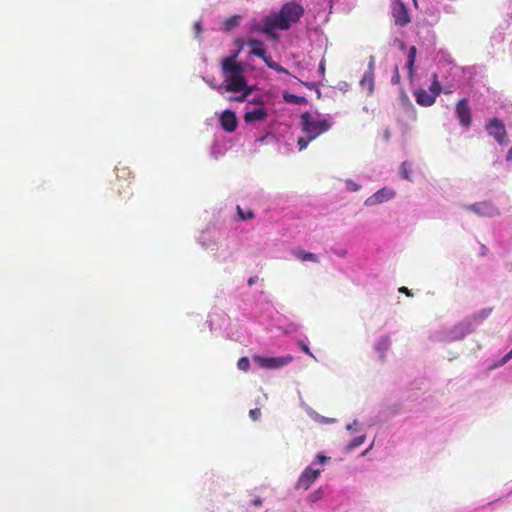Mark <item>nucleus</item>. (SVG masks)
<instances>
[{
    "label": "nucleus",
    "instance_id": "1",
    "mask_svg": "<svg viewBox=\"0 0 512 512\" xmlns=\"http://www.w3.org/2000/svg\"><path fill=\"white\" fill-rule=\"evenodd\" d=\"M303 14L304 8L300 4L294 1L287 2L278 13L264 17L263 25H254L253 29L277 39L278 36L274 33L275 29H289L293 23L299 21Z\"/></svg>",
    "mask_w": 512,
    "mask_h": 512
},
{
    "label": "nucleus",
    "instance_id": "2",
    "mask_svg": "<svg viewBox=\"0 0 512 512\" xmlns=\"http://www.w3.org/2000/svg\"><path fill=\"white\" fill-rule=\"evenodd\" d=\"M300 125L305 136L297 141L299 151L306 149L310 142L329 131L332 122L324 117L314 116L310 112H304L300 116Z\"/></svg>",
    "mask_w": 512,
    "mask_h": 512
},
{
    "label": "nucleus",
    "instance_id": "3",
    "mask_svg": "<svg viewBox=\"0 0 512 512\" xmlns=\"http://www.w3.org/2000/svg\"><path fill=\"white\" fill-rule=\"evenodd\" d=\"M441 90L442 88L438 81V76L437 74H433L429 92L424 89H418L414 91L413 95L417 104L423 107H429L435 103L437 96L441 93Z\"/></svg>",
    "mask_w": 512,
    "mask_h": 512
},
{
    "label": "nucleus",
    "instance_id": "4",
    "mask_svg": "<svg viewBox=\"0 0 512 512\" xmlns=\"http://www.w3.org/2000/svg\"><path fill=\"white\" fill-rule=\"evenodd\" d=\"M485 129L488 132V134L492 136L499 145H508L509 138L502 120L498 118H493L489 120L485 125Z\"/></svg>",
    "mask_w": 512,
    "mask_h": 512
},
{
    "label": "nucleus",
    "instance_id": "5",
    "mask_svg": "<svg viewBox=\"0 0 512 512\" xmlns=\"http://www.w3.org/2000/svg\"><path fill=\"white\" fill-rule=\"evenodd\" d=\"M293 357L291 355H285L281 357H263L260 355H254L253 361L264 369H277L288 365L292 362Z\"/></svg>",
    "mask_w": 512,
    "mask_h": 512
},
{
    "label": "nucleus",
    "instance_id": "6",
    "mask_svg": "<svg viewBox=\"0 0 512 512\" xmlns=\"http://www.w3.org/2000/svg\"><path fill=\"white\" fill-rule=\"evenodd\" d=\"M239 50L234 52L233 55L228 56L222 60L221 66L222 70L225 73V76L228 75H240L243 73V66L241 63L236 61V58L239 54Z\"/></svg>",
    "mask_w": 512,
    "mask_h": 512
},
{
    "label": "nucleus",
    "instance_id": "7",
    "mask_svg": "<svg viewBox=\"0 0 512 512\" xmlns=\"http://www.w3.org/2000/svg\"><path fill=\"white\" fill-rule=\"evenodd\" d=\"M320 473V469H313L312 467L305 468V470L298 478L296 487L303 490L309 489L315 480L319 477Z\"/></svg>",
    "mask_w": 512,
    "mask_h": 512
},
{
    "label": "nucleus",
    "instance_id": "8",
    "mask_svg": "<svg viewBox=\"0 0 512 512\" xmlns=\"http://www.w3.org/2000/svg\"><path fill=\"white\" fill-rule=\"evenodd\" d=\"M456 116L462 126L469 128L471 125V109L467 99H460L456 104Z\"/></svg>",
    "mask_w": 512,
    "mask_h": 512
},
{
    "label": "nucleus",
    "instance_id": "9",
    "mask_svg": "<svg viewBox=\"0 0 512 512\" xmlns=\"http://www.w3.org/2000/svg\"><path fill=\"white\" fill-rule=\"evenodd\" d=\"M468 209L481 217H493L499 215L497 207L489 201L472 204L468 207Z\"/></svg>",
    "mask_w": 512,
    "mask_h": 512
},
{
    "label": "nucleus",
    "instance_id": "10",
    "mask_svg": "<svg viewBox=\"0 0 512 512\" xmlns=\"http://www.w3.org/2000/svg\"><path fill=\"white\" fill-rule=\"evenodd\" d=\"M374 68L375 60L371 57L368 63V69L365 71L360 81V86L363 90H366L367 95H372L374 92Z\"/></svg>",
    "mask_w": 512,
    "mask_h": 512
},
{
    "label": "nucleus",
    "instance_id": "11",
    "mask_svg": "<svg viewBox=\"0 0 512 512\" xmlns=\"http://www.w3.org/2000/svg\"><path fill=\"white\" fill-rule=\"evenodd\" d=\"M225 81L227 82L225 86V91L227 92H241L247 86L243 73L240 75L225 76Z\"/></svg>",
    "mask_w": 512,
    "mask_h": 512
},
{
    "label": "nucleus",
    "instance_id": "12",
    "mask_svg": "<svg viewBox=\"0 0 512 512\" xmlns=\"http://www.w3.org/2000/svg\"><path fill=\"white\" fill-rule=\"evenodd\" d=\"M392 15L395 20V24L399 26H405L410 22V17L404 3L397 1L393 5Z\"/></svg>",
    "mask_w": 512,
    "mask_h": 512
},
{
    "label": "nucleus",
    "instance_id": "13",
    "mask_svg": "<svg viewBox=\"0 0 512 512\" xmlns=\"http://www.w3.org/2000/svg\"><path fill=\"white\" fill-rule=\"evenodd\" d=\"M220 125L226 132H234L238 125L235 112L225 110L220 116Z\"/></svg>",
    "mask_w": 512,
    "mask_h": 512
},
{
    "label": "nucleus",
    "instance_id": "14",
    "mask_svg": "<svg viewBox=\"0 0 512 512\" xmlns=\"http://www.w3.org/2000/svg\"><path fill=\"white\" fill-rule=\"evenodd\" d=\"M268 116L267 110L264 107H257L251 111H247L244 114V121L246 123H253L258 121H264Z\"/></svg>",
    "mask_w": 512,
    "mask_h": 512
},
{
    "label": "nucleus",
    "instance_id": "15",
    "mask_svg": "<svg viewBox=\"0 0 512 512\" xmlns=\"http://www.w3.org/2000/svg\"><path fill=\"white\" fill-rule=\"evenodd\" d=\"M395 196V191L388 188H382L374 193L368 200L370 204H380L384 201H388Z\"/></svg>",
    "mask_w": 512,
    "mask_h": 512
},
{
    "label": "nucleus",
    "instance_id": "16",
    "mask_svg": "<svg viewBox=\"0 0 512 512\" xmlns=\"http://www.w3.org/2000/svg\"><path fill=\"white\" fill-rule=\"evenodd\" d=\"M247 45L251 47L250 54L255 55L262 60L267 56L264 43L258 39H249Z\"/></svg>",
    "mask_w": 512,
    "mask_h": 512
},
{
    "label": "nucleus",
    "instance_id": "17",
    "mask_svg": "<svg viewBox=\"0 0 512 512\" xmlns=\"http://www.w3.org/2000/svg\"><path fill=\"white\" fill-rule=\"evenodd\" d=\"M417 49L415 46H411L408 51L406 67L408 70V78L413 79L414 76V65L416 61Z\"/></svg>",
    "mask_w": 512,
    "mask_h": 512
},
{
    "label": "nucleus",
    "instance_id": "18",
    "mask_svg": "<svg viewBox=\"0 0 512 512\" xmlns=\"http://www.w3.org/2000/svg\"><path fill=\"white\" fill-rule=\"evenodd\" d=\"M293 254L297 257V259H299L302 262H305V261H312L315 263L319 262L317 255L314 253H311V252H306L304 250L298 249V250H294Z\"/></svg>",
    "mask_w": 512,
    "mask_h": 512
},
{
    "label": "nucleus",
    "instance_id": "19",
    "mask_svg": "<svg viewBox=\"0 0 512 512\" xmlns=\"http://www.w3.org/2000/svg\"><path fill=\"white\" fill-rule=\"evenodd\" d=\"M283 99L287 103L296 104V105H306L308 100L304 96H298L295 94H291L288 92L283 93Z\"/></svg>",
    "mask_w": 512,
    "mask_h": 512
},
{
    "label": "nucleus",
    "instance_id": "20",
    "mask_svg": "<svg viewBox=\"0 0 512 512\" xmlns=\"http://www.w3.org/2000/svg\"><path fill=\"white\" fill-rule=\"evenodd\" d=\"M263 61L265 62V64L272 70L278 72V73H284V74H289L288 70L286 68H284L283 66H281L280 64H278L277 62L273 61L272 58L270 56H266Z\"/></svg>",
    "mask_w": 512,
    "mask_h": 512
},
{
    "label": "nucleus",
    "instance_id": "21",
    "mask_svg": "<svg viewBox=\"0 0 512 512\" xmlns=\"http://www.w3.org/2000/svg\"><path fill=\"white\" fill-rule=\"evenodd\" d=\"M240 19H241V16H239V15H234V16L227 18L223 23L224 30L230 31L233 28L237 27L239 25Z\"/></svg>",
    "mask_w": 512,
    "mask_h": 512
},
{
    "label": "nucleus",
    "instance_id": "22",
    "mask_svg": "<svg viewBox=\"0 0 512 512\" xmlns=\"http://www.w3.org/2000/svg\"><path fill=\"white\" fill-rule=\"evenodd\" d=\"M237 213L241 220H249L254 217V213L252 210L248 209L244 211L240 206H237Z\"/></svg>",
    "mask_w": 512,
    "mask_h": 512
},
{
    "label": "nucleus",
    "instance_id": "23",
    "mask_svg": "<svg viewBox=\"0 0 512 512\" xmlns=\"http://www.w3.org/2000/svg\"><path fill=\"white\" fill-rule=\"evenodd\" d=\"M115 171L118 179H126L127 177L130 176V170L125 166H117L115 168Z\"/></svg>",
    "mask_w": 512,
    "mask_h": 512
},
{
    "label": "nucleus",
    "instance_id": "24",
    "mask_svg": "<svg viewBox=\"0 0 512 512\" xmlns=\"http://www.w3.org/2000/svg\"><path fill=\"white\" fill-rule=\"evenodd\" d=\"M238 369L242 371H248L250 368V361L247 357H241L237 362Z\"/></svg>",
    "mask_w": 512,
    "mask_h": 512
},
{
    "label": "nucleus",
    "instance_id": "25",
    "mask_svg": "<svg viewBox=\"0 0 512 512\" xmlns=\"http://www.w3.org/2000/svg\"><path fill=\"white\" fill-rule=\"evenodd\" d=\"M400 173H401V176L406 179V180H409L411 181V176H410V169H409V165L407 162H403L401 164V167H400Z\"/></svg>",
    "mask_w": 512,
    "mask_h": 512
},
{
    "label": "nucleus",
    "instance_id": "26",
    "mask_svg": "<svg viewBox=\"0 0 512 512\" xmlns=\"http://www.w3.org/2000/svg\"><path fill=\"white\" fill-rule=\"evenodd\" d=\"M249 416L252 420L256 421L261 416V410L259 408L251 409L249 412Z\"/></svg>",
    "mask_w": 512,
    "mask_h": 512
},
{
    "label": "nucleus",
    "instance_id": "27",
    "mask_svg": "<svg viewBox=\"0 0 512 512\" xmlns=\"http://www.w3.org/2000/svg\"><path fill=\"white\" fill-rule=\"evenodd\" d=\"M392 84H398L400 82V73L398 66H395L393 76L391 78Z\"/></svg>",
    "mask_w": 512,
    "mask_h": 512
},
{
    "label": "nucleus",
    "instance_id": "28",
    "mask_svg": "<svg viewBox=\"0 0 512 512\" xmlns=\"http://www.w3.org/2000/svg\"><path fill=\"white\" fill-rule=\"evenodd\" d=\"M299 346H300L301 350L304 353H306L307 355H309V356L314 358V355L312 354V352L310 351L309 347L304 342H300Z\"/></svg>",
    "mask_w": 512,
    "mask_h": 512
},
{
    "label": "nucleus",
    "instance_id": "29",
    "mask_svg": "<svg viewBox=\"0 0 512 512\" xmlns=\"http://www.w3.org/2000/svg\"><path fill=\"white\" fill-rule=\"evenodd\" d=\"M328 460H329V457H327V456H325V455H322V454H318V455H317V458H316V461H317L319 464H324V463H326Z\"/></svg>",
    "mask_w": 512,
    "mask_h": 512
},
{
    "label": "nucleus",
    "instance_id": "30",
    "mask_svg": "<svg viewBox=\"0 0 512 512\" xmlns=\"http://www.w3.org/2000/svg\"><path fill=\"white\" fill-rule=\"evenodd\" d=\"M399 292H400V293H404V294H406L407 296H412L411 291H410L407 287H400V288H399Z\"/></svg>",
    "mask_w": 512,
    "mask_h": 512
},
{
    "label": "nucleus",
    "instance_id": "31",
    "mask_svg": "<svg viewBox=\"0 0 512 512\" xmlns=\"http://www.w3.org/2000/svg\"><path fill=\"white\" fill-rule=\"evenodd\" d=\"M194 28L196 30L197 35H200V33L202 32L201 23L200 22H196L195 25H194Z\"/></svg>",
    "mask_w": 512,
    "mask_h": 512
},
{
    "label": "nucleus",
    "instance_id": "32",
    "mask_svg": "<svg viewBox=\"0 0 512 512\" xmlns=\"http://www.w3.org/2000/svg\"><path fill=\"white\" fill-rule=\"evenodd\" d=\"M512 358V354L509 352L507 353L503 359H502V364H505L506 362H508L510 359Z\"/></svg>",
    "mask_w": 512,
    "mask_h": 512
},
{
    "label": "nucleus",
    "instance_id": "33",
    "mask_svg": "<svg viewBox=\"0 0 512 512\" xmlns=\"http://www.w3.org/2000/svg\"><path fill=\"white\" fill-rule=\"evenodd\" d=\"M252 504L254 506H261L262 505V500L260 498H256L252 501Z\"/></svg>",
    "mask_w": 512,
    "mask_h": 512
},
{
    "label": "nucleus",
    "instance_id": "34",
    "mask_svg": "<svg viewBox=\"0 0 512 512\" xmlns=\"http://www.w3.org/2000/svg\"><path fill=\"white\" fill-rule=\"evenodd\" d=\"M506 160L507 161H512V147L507 152Z\"/></svg>",
    "mask_w": 512,
    "mask_h": 512
},
{
    "label": "nucleus",
    "instance_id": "35",
    "mask_svg": "<svg viewBox=\"0 0 512 512\" xmlns=\"http://www.w3.org/2000/svg\"><path fill=\"white\" fill-rule=\"evenodd\" d=\"M246 95H247V93H245L244 95H241V96L235 97V98H233V99H234V100H236V101L242 102V101H244V100H245Z\"/></svg>",
    "mask_w": 512,
    "mask_h": 512
},
{
    "label": "nucleus",
    "instance_id": "36",
    "mask_svg": "<svg viewBox=\"0 0 512 512\" xmlns=\"http://www.w3.org/2000/svg\"><path fill=\"white\" fill-rule=\"evenodd\" d=\"M381 344H383L384 348H386V347L388 346V344H389V343H388V340H387V339H385V340H383V341H382V343H381Z\"/></svg>",
    "mask_w": 512,
    "mask_h": 512
},
{
    "label": "nucleus",
    "instance_id": "37",
    "mask_svg": "<svg viewBox=\"0 0 512 512\" xmlns=\"http://www.w3.org/2000/svg\"><path fill=\"white\" fill-rule=\"evenodd\" d=\"M362 443H363V437L359 438V439L357 440V443H356L355 445L357 446V445H360V444H362Z\"/></svg>",
    "mask_w": 512,
    "mask_h": 512
},
{
    "label": "nucleus",
    "instance_id": "38",
    "mask_svg": "<svg viewBox=\"0 0 512 512\" xmlns=\"http://www.w3.org/2000/svg\"><path fill=\"white\" fill-rule=\"evenodd\" d=\"M303 84H304L306 87L310 88V89L313 87V84H310V83H303Z\"/></svg>",
    "mask_w": 512,
    "mask_h": 512
},
{
    "label": "nucleus",
    "instance_id": "39",
    "mask_svg": "<svg viewBox=\"0 0 512 512\" xmlns=\"http://www.w3.org/2000/svg\"><path fill=\"white\" fill-rule=\"evenodd\" d=\"M248 284H249L250 286L254 284V280H253V278H250V279L248 280Z\"/></svg>",
    "mask_w": 512,
    "mask_h": 512
},
{
    "label": "nucleus",
    "instance_id": "40",
    "mask_svg": "<svg viewBox=\"0 0 512 512\" xmlns=\"http://www.w3.org/2000/svg\"><path fill=\"white\" fill-rule=\"evenodd\" d=\"M510 353L512 354V349L510 350Z\"/></svg>",
    "mask_w": 512,
    "mask_h": 512
}]
</instances>
